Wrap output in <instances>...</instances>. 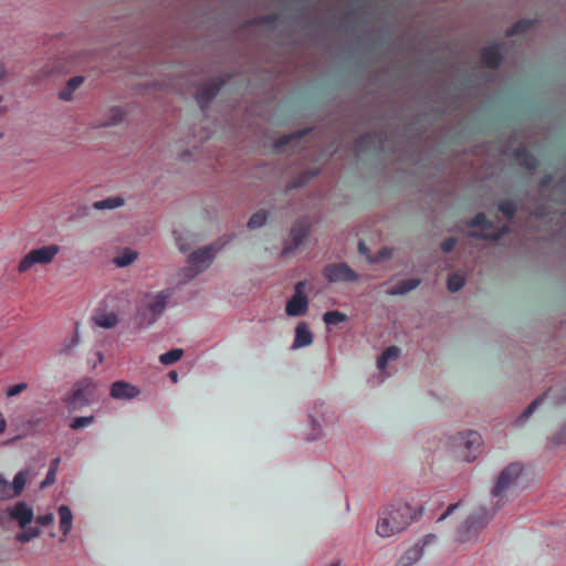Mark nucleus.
Here are the masks:
<instances>
[{"instance_id": "nucleus-54", "label": "nucleus", "mask_w": 566, "mask_h": 566, "mask_svg": "<svg viewBox=\"0 0 566 566\" xmlns=\"http://www.w3.org/2000/svg\"><path fill=\"white\" fill-rule=\"evenodd\" d=\"M169 378L174 381V382H177L178 381V373L175 371V370H171L169 373Z\"/></svg>"}, {"instance_id": "nucleus-48", "label": "nucleus", "mask_w": 566, "mask_h": 566, "mask_svg": "<svg viewBox=\"0 0 566 566\" xmlns=\"http://www.w3.org/2000/svg\"><path fill=\"white\" fill-rule=\"evenodd\" d=\"M551 442L553 446L566 444V427L563 430L552 438Z\"/></svg>"}, {"instance_id": "nucleus-47", "label": "nucleus", "mask_w": 566, "mask_h": 566, "mask_svg": "<svg viewBox=\"0 0 566 566\" xmlns=\"http://www.w3.org/2000/svg\"><path fill=\"white\" fill-rule=\"evenodd\" d=\"M53 521H54V516L52 513L39 515L36 517V523L40 525H43V526H48V525L52 524Z\"/></svg>"}, {"instance_id": "nucleus-14", "label": "nucleus", "mask_w": 566, "mask_h": 566, "mask_svg": "<svg viewBox=\"0 0 566 566\" xmlns=\"http://www.w3.org/2000/svg\"><path fill=\"white\" fill-rule=\"evenodd\" d=\"M139 394L140 390L136 386L123 380L115 381L111 387V396L118 400H130Z\"/></svg>"}, {"instance_id": "nucleus-11", "label": "nucleus", "mask_w": 566, "mask_h": 566, "mask_svg": "<svg viewBox=\"0 0 566 566\" xmlns=\"http://www.w3.org/2000/svg\"><path fill=\"white\" fill-rule=\"evenodd\" d=\"M169 291H161L156 294H146L144 300V306L151 313L153 321L163 314L167 306V302L170 297Z\"/></svg>"}, {"instance_id": "nucleus-42", "label": "nucleus", "mask_w": 566, "mask_h": 566, "mask_svg": "<svg viewBox=\"0 0 566 566\" xmlns=\"http://www.w3.org/2000/svg\"><path fill=\"white\" fill-rule=\"evenodd\" d=\"M93 421H94L93 416L77 417L71 422V428L74 430H77V429H81V428H84V427L91 424Z\"/></svg>"}, {"instance_id": "nucleus-27", "label": "nucleus", "mask_w": 566, "mask_h": 566, "mask_svg": "<svg viewBox=\"0 0 566 566\" xmlns=\"http://www.w3.org/2000/svg\"><path fill=\"white\" fill-rule=\"evenodd\" d=\"M60 462H61V459L60 458H54L51 463H50V468L48 470V473H46V476L44 479V481L41 483V489H44L51 484H53L56 480V472L59 470V465H60Z\"/></svg>"}, {"instance_id": "nucleus-35", "label": "nucleus", "mask_w": 566, "mask_h": 566, "mask_svg": "<svg viewBox=\"0 0 566 566\" xmlns=\"http://www.w3.org/2000/svg\"><path fill=\"white\" fill-rule=\"evenodd\" d=\"M124 118V112L120 107H113L109 109V118L102 123V126H111L119 123Z\"/></svg>"}, {"instance_id": "nucleus-44", "label": "nucleus", "mask_w": 566, "mask_h": 566, "mask_svg": "<svg viewBox=\"0 0 566 566\" xmlns=\"http://www.w3.org/2000/svg\"><path fill=\"white\" fill-rule=\"evenodd\" d=\"M28 385L25 382L15 384L8 388L6 396L7 397H14L20 395L22 391L27 389Z\"/></svg>"}, {"instance_id": "nucleus-17", "label": "nucleus", "mask_w": 566, "mask_h": 566, "mask_svg": "<svg viewBox=\"0 0 566 566\" xmlns=\"http://www.w3.org/2000/svg\"><path fill=\"white\" fill-rule=\"evenodd\" d=\"M422 546L415 544L398 557L396 566H412L422 557Z\"/></svg>"}, {"instance_id": "nucleus-31", "label": "nucleus", "mask_w": 566, "mask_h": 566, "mask_svg": "<svg viewBox=\"0 0 566 566\" xmlns=\"http://www.w3.org/2000/svg\"><path fill=\"white\" fill-rule=\"evenodd\" d=\"M268 220V213L264 210H260L251 216L248 222L250 229H258L265 224Z\"/></svg>"}, {"instance_id": "nucleus-38", "label": "nucleus", "mask_w": 566, "mask_h": 566, "mask_svg": "<svg viewBox=\"0 0 566 566\" xmlns=\"http://www.w3.org/2000/svg\"><path fill=\"white\" fill-rule=\"evenodd\" d=\"M11 497V484L0 475V501Z\"/></svg>"}, {"instance_id": "nucleus-29", "label": "nucleus", "mask_w": 566, "mask_h": 566, "mask_svg": "<svg viewBox=\"0 0 566 566\" xmlns=\"http://www.w3.org/2000/svg\"><path fill=\"white\" fill-rule=\"evenodd\" d=\"M420 281L418 279H408L402 281L398 286L391 289L392 294H405L419 285Z\"/></svg>"}, {"instance_id": "nucleus-55", "label": "nucleus", "mask_w": 566, "mask_h": 566, "mask_svg": "<svg viewBox=\"0 0 566 566\" xmlns=\"http://www.w3.org/2000/svg\"><path fill=\"white\" fill-rule=\"evenodd\" d=\"M6 74V69H4V65L2 63H0V78H2Z\"/></svg>"}, {"instance_id": "nucleus-2", "label": "nucleus", "mask_w": 566, "mask_h": 566, "mask_svg": "<svg viewBox=\"0 0 566 566\" xmlns=\"http://www.w3.org/2000/svg\"><path fill=\"white\" fill-rule=\"evenodd\" d=\"M59 251L60 247L56 244H50L41 247L39 249H33L21 259L18 265V271L20 273H23L36 264L46 265L54 260Z\"/></svg>"}, {"instance_id": "nucleus-45", "label": "nucleus", "mask_w": 566, "mask_h": 566, "mask_svg": "<svg viewBox=\"0 0 566 566\" xmlns=\"http://www.w3.org/2000/svg\"><path fill=\"white\" fill-rule=\"evenodd\" d=\"M389 361V347L385 348L377 361L378 369L384 371Z\"/></svg>"}, {"instance_id": "nucleus-46", "label": "nucleus", "mask_w": 566, "mask_h": 566, "mask_svg": "<svg viewBox=\"0 0 566 566\" xmlns=\"http://www.w3.org/2000/svg\"><path fill=\"white\" fill-rule=\"evenodd\" d=\"M462 504L461 501L457 503L450 504L446 511L440 515V517L437 520L438 523L444 521L448 516H450L460 505Z\"/></svg>"}, {"instance_id": "nucleus-7", "label": "nucleus", "mask_w": 566, "mask_h": 566, "mask_svg": "<svg viewBox=\"0 0 566 566\" xmlns=\"http://www.w3.org/2000/svg\"><path fill=\"white\" fill-rule=\"evenodd\" d=\"M455 439L460 441V446L464 449V460L468 462L474 461L482 450L483 439L481 434L474 430H467L459 432Z\"/></svg>"}, {"instance_id": "nucleus-12", "label": "nucleus", "mask_w": 566, "mask_h": 566, "mask_svg": "<svg viewBox=\"0 0 566 566\" xmlns=\"http://www.w3.org/2000/svg\"><path fill=\"white\" fill-rule=\"evenodd\" d=\"M6 513L11 520L18 522L21 528L29 525L33 517V510L23 501L15 503L12 507H8Z\"/></svg>"}, {"instance_id": "nucleus-30", "label": "nucleus", "mask_w": 566, "mask_h": 566, "mask_svg": "<svg viewBox=\"0 0 566 566\" xmlns=\"http://www.w3.org/2000/svg\"><path fill=\"white\" fill-rule=\"evenodd\" d=\"M184 355V350L180 348L171 349L165 354H161L159 360L163 365H171L178 361Z\"/></svg>"}, {"instance_id": "nucleus-24", "label": "nucleus", "mask_w": 566, "mask_h": 566, "mask_svg": "<svg viewBox=\"0 0 566 566\" xmlns=\"http://www.w3.org/2000/svg\"><path fill=\"white\" fill-rule=\"evenodd\" d=\"M28 474H29V471L24 470V471H20L14 476L13 483L11 484V494L13 497L19 496L22 493V491L25 486V483H27Z\"/></svg>"}, {"instance_id": "nucleus-58", "label": "nucleus", "mask_w": 566, "mask_h": 566, "mask_svg": "<svg viewBox=\"0 0 566 566\" xmlns=\"http://www.w3.org/2000/svg\"><path fill=\"white\" fill-rule=\"evenodd\" d=\"M329 566H339V563H333Z\"/></svg>"}, {"instance_id": "nucleus-8", "label": "nucleus", "mask_w": 566, "mask_h": 566, "mask_svg": "<svg viewBox=\"0 0 566 566\" xmlns=\"http://www.w3.org/2000/svg\"><path fill=\"white\" fill-rule=\"evenodd\" d=\"M305 281L296 283L294 295L287 301L285 307V312L289 316H301L307 312L308 301L305 295Z\"/></svg>"}, {"instance_id": "nucleus-23", "label": "nucleus", "mask_w": 566, "mask_h": 566, "mask_svg": "<svg viewBox=\"0 0 566 566\" xmlns=\"http://www.w3.org/2000/svg\"><path fill=\"white\" fill-rule=\"evenodd\" d=\"M84 77L83 76H74L70 78L63 90H61L59 96L63 101H71L72 95L75 92V90L78 88V86L83 83Z\"/></svg>"}, {"instance_id": "nucleus-20", "label": "nucleus", "mask_w": 566, "mask_h": 566, "mask_svg": "<svg viewBox=\"0 0 566 566\" xmlns=\"http://www.w3.org/2000/svg\"><path fill=\"white\" fill-rule=\"evenodd\" d=\"M492 515L489 513L486 509L480 510L476 514L469 516L465 520V527L471 531L478 527H484L489 521L491 520Z\"/></svg>"}, {"instance_id": "nucleus-16", "label": "nucleus", "mask_w": 566, "mask_h": 566, "mask_svg": "<svg viewBox=\"0 0 566 566\" xmlns=\"http://www.w3.org/2000/svg\"><path fill=\"white\" fill-rule=\"evenodd\" d=\"M313 343V334L305 322H300L295 329L293 348H301Z\"/></svg>"}, {"instance_id": "nucleus-36", "label": "nucleus", "mask_w": 566, "mask_h": 566, "mask_svg": "<svg viewBox=\"0 0 566 566\" xmlns=\"http://www.w3.org/2000/svg\"><path fill=\"white\" fill-rule=\"evenodd\" d=\"M137 254L136 252H133V251H126L124 253H122L120 255L116 256L114 262L117 266H127L129 265L135 259H136Z\"/></svg>"}, {"instance_id": "nucleus-51", "label": "nucleus", "mask_w": 566, "mask_h": 566, "mask_svg": "<svg viewBox=\"0 0 566 566\" xmlns=\"http://www.w3.org/2000/svg\"><path fill=\"white\" fill-rule=\"evenodd\" d=\"M318 175V170H310L305 174L303 180L297 185V186H302L304 185L307 180L314 178L315 176Z\"/></svg>"}, {"instance_id": "nucleus-50", "label": "nucleus", "mask_w": 566, "mask_h": 566, "mask_svg": "<svg viewBox=\"0 0 566 566\" xmlns=\"http://www.w3.org/2000/svg\"><path fill=\"white\" fill-rule=\"evenodd\" d=\"M277 20L276 13H271L260 18V22L264 24H272Z\"/></svg>"}, {"instance_id": "nucleus-3", "label": "nucleus", "mask_w": 566, "mask_h": 566, "mask_svg": "<svg viewBox=\"0 0 566 566\" xmlns=\"http://www.w3.org/2000/svg\"><path fill=\"white\" fill-rule=\"evenodd\" d=\"M312 230V222L308 217H301L297 219L290 231V240L283 248V254L292 253L295 249L302 245L308 238Z\"/></svg>"}, {"instance_id": "nucleus-49", "label": "nucleus", "mask_w": 566, "mask_h": 566, "mask_svg": "<svg viewBox=\"0 0 566 566\" xmlns=\"http://www.w3.org/2000/svg\"><path fill=\"white\" fill-rule=\"evenodd\" d=\"M457 244V240L453 239V238H449L447 240H444L441 244V249L443 252H450L453 250V248L455 247Z\"/></svg>"}, {"instance_id": "nucleus-28", "label": "nucleus", "mask_w": 566, "mask_h": 566, "mask_svg": "<svg viewBox=\"0 0 566 566\" xmlns=\"http://www.w3.org/2000/svg\"><path fill=\"white\" fill-rule=\"evenodd\" d=\"M358 251H359L360 254L365 255L370 262H377L379 259H384L387 254H389V248L388 247H382L379 250V255L378 256H375V258L371 256L369 254L368 247L361 240L358 242Z\"/></svg>"}, {"instance_id": "nucleus-32", "label": "nucleus", "mask_w": 566, "mask_h": 566, "mask_svg": "<svg viewBox=\"0 0 566 566\" xmlns=\"http://www.w3.org/2000/svg\"><path fill=\"white\" fill-rule=\"evenodd\" d=\"M347 318L346 314L338 311H329L324 314V322L327 325H336L338 323L345 322Z\"/></svg>"}, {"instance_id": "nucleus-15", "label": "nucleus", "mask_w": 566, "mask_h": 566, "mask_svg": "<svg viewBox=\"0 0 566 566\" xmlns=\"http://www.w3.org/2000/svg\"><path fill=\"white\" fill-rule=\"evenodd\" d=\"M94 389V384L90 379H85L75 385L72 392V403L74 405H83L88 401V396L92 395Z\"/></svg>"}, {"instance_id": "nucleus-43", "label": "nucleus", "mask_w": 566, "mask_h": 566, "mask_svg": "<svg viewBox=\"0 0 566 566\" xmlns=\"http://www.w3.org/2000/svg\"><path fill=\"white\" fill-rule=\"evenodd\" d=\"M531 25V21L521 20L516 22L511 29L506 31V35L511 36L513 34L525 31Z\"/></svg>"}, {"instance_id": "nucleus-4", "label": "nucleus", "mask_w": 566, "mask_h": 566, "mask_svg": "<svg viewBox=\"0 0 566 566\" xmlns=\"http://www.w3.org/2000/svg\"><path fill=\"white\" fill-rule=\"evenodd\" d=\"M522 472L523 467L520 463L513 462L506 465L499 474L497 480L491 490V494L494 497L501 496L518 480Z\"/></svg>"}, {"instance_id": "nucleus-39", "label": "nucleus", "mask_w": 566, "mask_h": 566, "mask_svg": "<svg viewBox=\"0 0 566 566\" xmlns=\"http://www.w3.org/2000/svg\"><path fill=\"white\" fill-rule=\"evenodd\" d=\"M499 209L507 219H512L516 211V207L512 201L501 202Z\"/></svg>"}, {"instance_id": "nucleus-41", "label": "nucleus", "mask_w": 566, "mask_h": 566, "mask_svg": "<svg viewBox=\"0 0 566 566\" xmlns=\"http://www.w3.org/2000/svg\"><path fill=\"white\" fill-rule=\"evenodd\" d=\"M544 398H545V395L539 396L536 399H534L527 406V408L522 412L521 418L522 419H527L534 412V410L543 402Z\"/></svg>"}, {"instance_id": "nucleus-33", "label": "nucleus", "mask_w": 566, "mask_h": 566, "mask_svg": "<svg viewBox=\"0 0 566 566\" xmlns=\"http://www.w3.org/2000/svg\"><path fill=\"white\" fill-rule=\"evenodd\" d=\"M465 283L463 275L454 273L448 279L447 286L450 292H458Z\"/></svg>"}, {"instance_id": "nucleus-59", "label": "nucleus", "mask_w": 566, "mask_h": 566, "mask_svg": "<svg viewBox=\"0 0 566 566\" xmlns=\"http://www.w3.org/2000/svg\"><path fill=\"white\" fill-rule=\"evenodd\" d=\"M564 182L566 184V179L564 180Z\"/></svg>"}, {"instance_id": "nucleus-22", "label": "nucleus", "mask_w": 566, "mask_h": 566, "mask_svg": "<svg viewBox=\"0 0 566 566\" xmlns=\"http://www.w3.org/2000/svg\"><path fill=\"white\" fill-rule=\"evenodd\" d=\"M60 515V527L63 533V536H66L72 527L73 515L69 506L61 505L59 507Z\"/></svg>"}, {"instance_id": "nucleus-40", "label": "nucleus", "mask_w": 566, "mask_h": 566, "mask_svg": "<svg viewBox=\"0 0 566 566\" xmlns=\"http://www.w3.org/2000/svg\"><path fill=\"white\" fill-rule=\"evenodd\" d=\"M376 532L381 537L389 536V520L386 516H381L377 524Z\"/></svg>"}, {"instance_id": "nucleus-6", "label": "nucleus", "mask_w": 566, "mask_h": 566, "mask_svg": "<svg viewBox=\"0 0 566 566\" xmlns=\"http://www.w3.org/2000/svg\"><path fill=\"white\" fill-rule=\"evenodd\" d=\"M323 275L329 283L356 282L359 277L345 262L327 264L323 269Z\"/></svg>"}, {"instance_id": "nucleus-10", "label": "nucleus", "mask_w": 566, "mask_h": 566, "mask_svg": "<svg viewBox=\"0 0 566 566\" xmlns=\"http://www.w3.org/2000/svg\"><path fill=\"white\" fill-rule=\"evenodd\" d=\"M381 138L376 133H367L355 140L354 151L357 158L365 154L375 153L380 148Z\"/></svg>"}, {"instance_id": "nucleus-26", "label": "nucleus", "mask_w": 566, "mask_h": 566, "mask_svg": "<svg viewBox=\"0 0 566 566\" xmlns=\"http://www.w3.org/2000/svg\"><path fill=\"white\" fill-rule=\"evenodd\" d=\"M514 157L521 166H524L530 170L534 169L537 165V160L535 159V157L531 156L525 150H516L514 153Z\"/></svg>"}, {"instance_id": "nucleus-18", "label": "nucleus", "mask_w": 566, "mask_h": 566, "mask_svg": "<svg viewBox=\"0 0 566 566\" xmlns=\"http://www.w3.org/2000/svg\"><path fill=\"white\" fill-rule=\"evenodd\" d=\"M93 322L98 327L109 329V328H114L118 325L119 317H118V314H116L114 312H102V313H97L93 317Z\"/></svg>"}, {"instance_id": "nucleus-19", "label": "nucleus", "mask_w": 566, "mask_h": 566, "mask_svg": "<svg viewBox=\"0 0 566 566\" xmlns=\"http://www.w3.org/2000/svg\"><path fill=\"white\" fill-rule=\"evenodd\" d=\"M481 57L483 64L492 69L496 67L502 60L500 49L496 45L484 48Z\"/></svg>"}, {"instance_id": "nucleus-53", "label": "nucleus", "mask_w": 566, "mask_h": 566, "mask_svg": "<svg viewBox=\"0 0 566 566\" xmlns=\"http://www.w3.org/2000/svg\"><path fill=\"white\" fill-rule=\"evenodd\" d=\"M400 355V349L398 347L391 346V360L397 359Z\"/></svg>"}, {"instance_id": "nucleus-25", "label": "nucleus", "mask_w": 566, "mask_h": 566, "mask_svg": "<svg viewBox=\"0 0 566 566\" xmlns=\"http://www.w3.org/2000/svg\"><path fill=\"white\" fill-rule=\"evenodd\" d=\"M124 205V199L119 196L106 198L94 202L93 207L97 210L115 209Z\"/></svg>"}, {"instance_id": "nucleus-56", "label": "nucleus", "mask_w": 566, "mask_h": 566, "mask_svg": "<svg viewBox=\"0 0 566 566\" xmlns=\"http://www.w3.org/2000/svg\"><path fill=\"white\" fill-rule=\"evenodd\" d=\"M214 247V250L216 252L220 250L221 247H224V243H221V245H218L217 247V243L216 244H212Z\"/></svg>"}, {"instance_id": "nucleus-13", "label": "nucleus", "mask_w": 566, "mask_h": 566, "mask_svg": "<svg viewBox=\"0 0 566 566\" xmlns=\"http://www.w3.org/2000/svg\"><path fill=\"white\" fill-rule=\"evenodd\" d=\"M223 85L224 81L218 80L198 88L196 92V99L199 106L205 109L209 103L218 95Z\"/></svg>"}, {"instance_id": "nucleus-21", "label": "nucleus", "mask_w": 566, "mask_h": 566, "mask_svg": "<svg viewBox=\"0 0 566 566\" xmlns=\"http://www.w3.org/2000/svg\"><path fill=\"white\" fill-rule=\"evenodd\" d=\"M310 132H311V129H305V130H302V132H297L295 134H291V135H286V136L281 137L275 143V149L279 153L283 151L284 148L286 146H289L290 144L301 142Z\"/></svg>"}, {"instance_id": "nucleus-5", "label": "nucleus", "mask_w": 566, "mask_h": 566, "mask_svg": "<svg viewBox=\"0 0 566 566\" xmlns=\"http://www.w3.org/2000/svg\"><path fill=\"white\" fill-rule=\"evenodd\" d=\"M213 245L205 247L190 254L189 266L186 269V277L192 279L203 271L214 258Z\"/></svg>"}, {"instance_id": "nucleus-57", "label": "nucleus", "mask_w": 566, "mask_h": 566, "mask_svg": "<svg viewBox=\"0 0 566 566\" xmlns=\"http://www.w3.org/2000/svg\"><path fill=\"white\" fill-rule=\"evenodd\" d=\"M551 180H552V178H551V177H549L547 180H544V182H543V187H544V186H546V185H548V184L551 182Z\"/></svg>"}, {"instance_id": "nucleus-37", "label": "nucleus", "mask_w": 566, "mask_h": 566, "mask_svg": "<svg viewBox=\"0 0 566 566\" xmlns=\"http://www.w3.org/2000/svg\"><path fill=\"white\" fill-rule=\"evenodd\" d=\"M40 534H41L40 528L30 527L28 531L18 534L17 539L21 543H27V542L31 541L32 538L38 537Z\"/></svg>"}, {"instance_id": "nucleus-1", "label": "nucleus", "mask_w": 566, "mask_h": 566, "mask_svg": "<svg viewBox=\"0 0 566 566\" xmlns=\"http://www.w3.org/2000/svg\"><path fill=\"white\" fill-rule=\"evenodd\" d=\"M424 507L416 502L411 494L397 497L391 505V533H400L417 522L423 514Z\"/></svg>"}, {"instance_id": "nucleus-52", "label": "nucleus", "mask_w": 566, "mask_h": 566, "mask_svg": "<svg viewBox=\"0 0 566 566\" xmlns=\"http://www.w3.org/2000/svg\"><path fill=\"white\" fill-rule=\"evenodd\" d=\"M434 539H436V535H433V534H428V535H426V536L422 538L421 543H418V544H419V546H422V549H423L426 545H428V544L432 543Z\"/></svg>"}, {"instance_id": "nucleus-9", "label": "nucleus", "mask_w": 566, "mask_h": 566, "mask_svg": "<svg viewBox=\"0 0 566 566\" xmlns=\"http://www.w3.org/2000/svg\"><path fill=\"white\" fill-rule=\"evenodd\" d=\"M468 227H481V231L470 233L471 237L481 238L484 240H499L505 232L509 231L506 227H503L501 230L495 231L491 223L485 221V216L483 213H478L469 223Z\"/></svg>"}, {"instance_id": "nucleus-34", "label": "nucleus", "mask_w": 566, "mask_h": 566, "mask_svg": "<svg viewBox=\"0 0 566 566\" xmlns=\"http://www.w3.org/2000/svg\"><path fill=\"white\" fill-rule=\"evenodd\" d=\"M78 335L75 333L71 337L64 339L59 353L61 355H69L78 345Z\"/></svg>"}]
</instances>
